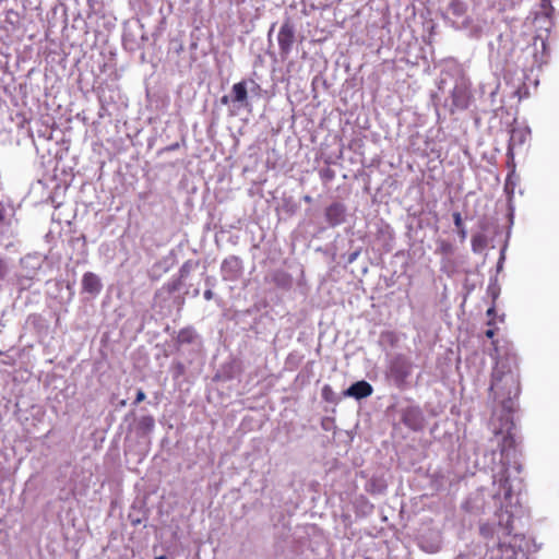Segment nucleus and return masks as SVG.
Wrapping results in <instances>:
<instances>
[{
  "instance_id": "nucleus-17",
  "label": "nucleus",
  "mask_w": 559,
  "mask_h": 559,
  "mask_svg": "<svg viewBox=\"0 0 559 559\" xmlns=\"http://www.w3.org/2000/svg\"><path fill=\"white\" fill-rule=\"evenodd\" d=\"M438 251L443 254H450L452 252V245L442 240L439 242Z\"/></svg>"
},
{
  "instance_id": "nucleus-25",
  "label": "nucleus",
  "mask_w": 559,
  "mask_h": 559,
  "mask_svg": "<svg viewBox=\"0 0 559 559\" xmlns=\"http://www.w3.org/2000/svg\"><path fill=\"white\" fill-rule=\"evenodd\" d=\"M495 335V331L493 330H487L486 331V336L491 338L492 336Z\"/></svg>"
},
{
  "instance_id": "nucleus-21",
  "label": "nucleus",
  "mask_w": 559,
  "mask_h": 559,
  "mask_svg": "<svg viewBox=\"0 0 559 559\" xmlns=\"http://www.w3.org/2000/svg\"><path fill=\"white\" fill-rule=\"evenodd\" d=\"M145 397H146V395L143 392V390H138L134 403L139 404V403L143 402L145 400Z\"/></svg>"
},
{
  "instance_id": "nucleus-16",
  "label": "nucleus",
  "mask_w": 559,
  "mask_h": 559,
  "mask_svg": "<svg viewBox=\"0 0 559 559\" xmlns=\"http://www.w3.org/2000/svg\"><path fill=\"white\" fill-rule=\"evenodd\" d=\"M484 245L485 240L480 235L473 237L472 247L474 251H479L484 247Z\"/></svg>"
},
{
  "instance_id": "nucleus-24",
  "label": "nucleus",
  "mask_w": 559,
  "mask_h": 559,
  "mask_svg": "<svg viewBox=\"0 0 559 559\" xmlns=\"http://www.w3.org/2000/svg\"><path fill=\"white\" fill-rule=\"evenodd\" d=\"M229 102H231V95L228 96V95H225L222 97V103L223 104H228Z\"/></svg>"
},
{
  "instance_id": "nucleus-11",
  "label": "nucleus",
  "mask_w": 559,
  "mask_h": 559,
  "mask_svg": "<svg viewBox=\"0 0 559 559\" xmlns=\"http://www.w3.org/2000/svg\"><path fill=\"white\" fill-rule=\"evenodd\" d=\"M325 217L331 226H337L345 219V206L341 203L331 204L325 211Z\"/></svg>"
},
{
  "instance_id": "nucleus-20",
  "label": "nucleus",
  "mask_w": 559,
  "mask_h": 559,
  "mask_svg": "<svg viewBox=\"0 0 559 559\" xmlns=\"http://www.w3.org/2000/svg\"><path fill=\"white\" fill-rule=\"evenodd\" d=\"M453 221L456 228L464 227L461 214L459 212L453 213Z\"/></svg>"
},
{
  "instance_id": "nucleus-18",
  "label": "nucleus",
  "mask_w": 559,
  "mask_h": 559,
  "mask_svg": "<svg viewBox=\"0 0 559 559\" xmlns=\"http://www.w3.org/2000/svg\"><path fill=\"white\" fill-rule=\"evenodd\" d=\"M17 285L21 289H26V288L31 287L32 281H27L25 278V273H23L17 276Z\"/></svg>"
},
{
  "instance_id": "nucleus-15",
  "label": "nucleus",
  "mask_w": 559,
  "mask_h": 559,
  "mask_svg": "<svg viewBox=\"0 0 559 559\" xmlns=\"http://www.w3.org/2000/svg\"><path fill=\"white\" fill-rule=\"evenodd\" d=\"M246 0H219V3L224 7V9L230 10L233 7H239Z\"/></svg>"
},
{
  "instance_id": "nucleus-1",
  "label": "nucleus",
  "mask_w": 559,
  "mask_h": 559,
  "mask_svg": "<svg viewBox=\"0 0 559 559\" xmlns=\"http://www.w3.org/2000/svg\"><path fill=\"white\" fill-rule=\"evenodd\" d=\"M512 423L509 417L503 427L497 431L502 435L500 444L501 463L497 471L492 473V483L490 488H479L472 492L463 503L465 511L475 514H487L493 511L496 522H481L479 533L484 538L498 537V548L501 552V559H516L518 550L515 545L507 543L503 538L512 535L513 532V509L518 501L513 502V492L516 483L521 479L514 474H520L522 466L514 460L510 462L511 449L514 448V438L510 432Z\"/></svg>"
},
{
  "instance_id": "nucleus-9",
  "label": "nucleus",
  "mask_w": 559,
  "mask_h": 559,
  "mask_svg": "<svg viewBox=\"0 0 559 559\" xmlns=\"http://www.w3.org/2000/svg\"><path fill=\"white\" fill-rule=\"evenodd\" d=\"M372 386L367 381H357L352 384L345 392V396L355 397L357 400L365 399L372 394Z\"/></svg>"
},
{
  "instance_id": "nucleus-19",
  "label": "nucleus",
  "mask_w": 559,
  "mask_h": 559,
  "mask_svg": "<svg viewBox=\"0 0 559 559\" xmlns=\"http://www.w3.org/2000/svg\"><path fill=\"white\" fill-rule=\"evenodd\" d=\"M9 273V265L7 261L0 258V281L4 280Z\"/></svg>"
},
{
  "instance_id": "nucleus-8",
  "label": "nucleus",
  "mask_w": 559,
  "mask_h": 559,
  "mask_svg": "<svg viewBox=\"0 0 559 559\" xmlns=\"http://www.w3.org/2000/svg\"><path fill=\"white\" fill-rule=\"evenodd\" d=\"M403 423L413 430H418L423 427V413L419 407L409 406L403 409L402 413Z\"/></svg>"
},
{
  "instance_id": "nucleus-3",
  "label": "nucleus",
  "mask_w": 559,
  "mask_h": 559,
  "mask_svg": "<svg viewBox=\"0 0 559 559\" xmlns=\"http://www.w3.org/2000/svg\"><path fill=\"white\" fill-rule=\"evenodd\" d=\"M451 98H452L451 110H454V109L463 110V109L467 108V106L469 104V99H471V94H469V84L467 83V81L465 79H460L456 81V83L452 90Z\"/></svg>"
},
{
  "instance_id": "nucleus-2",
  "label": "nucleus",
  "mask_w": 559,
  "mask_h": 559,
  "mask_svg": "<svg viewBox=\"0 0 559 559\" xmlns=\"http://www.w3.org/2000/svg\"><path fill=\"white\" fill-rule=\"evenodd\" d=\"M490 390L495 397L501 400V404L508 414L515 407L514 399L520 393L516 359H499L492 371Z\"/></svg>"
},
{
  "instance_id": "nucleus-28",
  "label": "nucleus",
  "mask_w": 559,
  "mask_h": 559,
  "mask_svg": "<svg viewBox=\"0 0 559 559\" xmlns=\"http://www.w3.org/2000/svg\"><path fill=\"white\" fill-rule=\"evenodd\" d=\"M457 24V27H465L467 24L465 21H463L461 24L459 22H455Z\"/></svg>"
},
{
  "instance_id": "nucleus-14",
  "label": "nucleus",
  "mask_w": 559,
  "mask_h": 559,
  "mask_svg": "<svg viewBox=\"0 0 559 559\" xmlns=\"http://www.w3.org/2000/svg\"><path fill=\"white\" fill-rule=\"evenodd\" d=\"M466 4L461 0H453L450 4V13L456 17H461L466 12Z\"/></svg>"
},
{
  "instance_id": "nucleus-5",
  "label": "nucleus",
  "mask_w": 559,
  "mask_h": 559,
  "mask_svg": "<svg viewBox=\"0 0 559 559\" xmlns=\"http://www.w3.org/2000/svg\"><path fill=\"white\" fill-rule=\"evenodd\" d=\"M390 372L395 382L403 383L412 373V364L406 358L397 356L391 361Z\"/></svg>"
},
{
  "instance_id": "nucleus-7",
  "label": "nucleus",
  "mask_w": 559,
  "mask_h": 559,
  "mask_svg": "<svg viewBox=\"0 0 559 559\" xmlns=\"http://www.w3.org/2000/svg\"><path fill=\"white\" fill-rule=\"evenodd\" d=\"M294 38L293 25L288 21L283 23L277 35L278 46L283 55H287L290 51Z\"/></svg>"
},
{
  "instance_id": "nucleus-13",
  "label": "nucleus",
  "mask_w": 559,
  "mask_h": 559,
  "mask_svg": "<svg viewBox=\"0 0 559 559\" xmlns=\"http://www.w3.org/2000/svg\"><path fill=\"white\" fill-rule=\"evenodd\" d=\"M247 99L248 92L246 82L241 81L234 84L231 88V102L238 104L239 106H243L247 104Z\"/></svg>"
},
{
  "instance_id": "nucleus-22",
  "label": "nucleus",
  "mask_w": 559,
  "mask_h": 559,
  "mask_svg": "<svg viewBox=\"0 0 559 559\" xmlns=\"http://www.w3.org/2000/svg\"><path fill=\"white\" fill-rule=\"evenodd\" d=\"M204 298H205L206 300H211V299L213 298V292H212V289H206V290L204 292Z\"/></svg>"
},
{
  "instance_id": "nucleus-27",
  "label": "nucleus",
  "mask_w": 559,
  "mask_h": 559,
  "mask_svg": "<svg viewBox=\"0 0 559 559\" xmlns=\"http://www.w3.org/2000/svg\"><path fill=\"white\" fill-rule=\"evenodd\" d=\"M493 313H495V308H489V309L487 310V316H488V317H491Z\"/></svg>"
},
{
  "instance_id": "nucleus-4",
  "label": "nucleus",
  "mask_w": 559,
  "mask_h": 559,
  "mask_svg": "<svg viewBox=\"0 0 559 559\" xmlns=\"http://www.w3.org/2000/svg\"><path fill=\"white\" fill-rule=\"evenodd\" d=\"M531 136V129L526 126L515 124L512 126L510 130V139L507 150V155L509 158H513L514 150L524 145Z\"/></svg>"
},
{
  "instance_id": "nucleus-30",
  "label": "nucleus",
  "mask_w": 559,
  "mask_h": 559,
  "mask_svg": "<svg viewBox=\"0 0 559 559\" xmlns=\"http://www.w3.org/2000/svg\"><path fill=\"white\" fill-rule=\"evenodd\" d=\"M518 538L523 539V536H521V535H516V534H515V535H513V539H514V540H516Z\"/></svg>"
},
{
  "instance_id": "nucleus-12",
  "label": "nucleus",
  "mask_w": 559,
  "mask_h": 559,
  "mask_svg": "<svg viewBox=\"0 0 559 559\" xmlns=\"http://www.w3.org/2000/svg\"><path fill=\"white\" fill-rule=\"evenodd\" d=\"M82 287L84 292L91 295H97L102 289V283L96 274L87 272L83 275Z\"/></svg>"
},
{
  "instance_id": "nucleus-29",
  "label": "nucleus",
  "mask_w": 559,
  "mask_h": 559,
  "mask_svg": "<svg viewBox=\"0 0 559 559\" xmlns=\"http://www.w3.org/2000/svg\"><path fill=\"white\" fill-rule=\"evenodd\" d=\"M2 218H3V209H2V206L0 205V222L2 221Z\"/></svg>"
},
{
  "instance_id": "nucleus-6",
  "label": "nucleus",
  "mask_w": 559,
  "mask_h": 559,
  "mask_svg": "<svg viewBox=\"0 0 559 559\" xmlns=\"http://www.w3.org/2000/svg\"><path fill=\"white\" fill-rule=\"evenodd\" d=\"M242 265L240 259L237 257H228L226 258L221 265V272L223 280L225 281H236L241 275Z\"/></svg>"
},
{
  "instance_id": "nucleus-23",
  "label": "nucleus",
  "mask_w": 559,
  "mask_h": 559,
  "mask_svg": "<svg viewBox=\"0 0 559 559\" xmlns=\"http://www.w3.org/2000/svg\"><path fill=\"white\" fill-rule=\"evenodd\" d=\"M459 229V234L461 236L462 239H465L466 238V229L465 227H461V228H457Z\"/></svg>"
},
{
  "instance_id": "nucleus-31",
  "label": "nucleus",
  "mask_w": 559,
  "mask_h": 559,
  "mask_svg": "<svg viewBox=\"0 0 559 559\" xmlns=\"http://www.w3.org/2000/svg\"><path fill=\"white\" fill-rule=\"evenodd\" d=\"M155 559H166V557L160 556V557H157V558H155Z\"/></svg>"
},
{
  "instance_id": "nucleus-26",
  "label": "nucleus",
  "mask_w": 559,
  "mask_h": 559,
  "mask_svg": "<svg viewBox=\"0 0 559 559\" xmlns=\"http://www.w3.org/2000/svg\"><path fill=\"white\" fill-rule=\"evenodd\" d=\"M331 391H332L331 388L329 385H325L323 388V396L326 397V392H331Z\"/></svg>"
},
{
  "instance_id": "nucleus-10",
  "label": "nucleus",
  "mask_w": 559,
  "mask_h": 559,
  "mask_svg": "<svg viewBox=\"0 0 559 559\" xmlns=\"http://www.w3.org/2000/svg\"><path fill=\"white\" fill-rule=\"evenodd\" d=\"M21 265L25 271V278L27 281H33L37 274V271L41 266V260L37 255H26L21 259Z\"/></svg>"
}]
</instances>
